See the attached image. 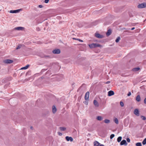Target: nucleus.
I'll return each mask as SVG.
<instances>
[{
  "label": "nucleus",
  "instance_id": "obj_3",
  "mask_svg": "<svg viewBox=\"0 0 146 146\" xmlns=\"http://www.w3.org/2000/svg\"><path fill=\"white\" fill-rule=\"evenodd\" d=\"M52 52L54 54H59L60 53V51L59 49H55L53 50Z\"/></svg>",
  "mask_w": 146,
  "mask_h": 146
},
{
  "label": "nucleus",
  "instance_id": "obj_11",
  "mask_svg": "<svg viewBox=\"0 0 146 146\" xmlns=\"http://www.w3.org/2000/svg\"><path fill=\"white\" fill-rule=\"evenodd\" d=\"M114 94V92L113 91L110 90L108 92V95L109 96H111L113 95Z\"/></svg>",
  "mask_w": 146,
  "mask_h": 146
},
{
  "label": "nucleus",
  "instance_id": "obj_5",
  "mask_svg": "<svg viewBox=\"0 0 146 146\" xmlns=\"http://www.w3.org/2000/svg\"><path fill=\"white\" fill-rule=\"evenodd\" d=\"M13 62V60L10 59H6L3 60V62L5 63L11 64Z\"/></svg>",
  "mask_w": 146,
  "mask_h": 146
},
{
  "label": "nucleus",
  "instance_id": "obj_44",
  "mask_svg": "<svg viewBox=\"0 0 146 146\" xmlns=\"http://www.w3.org/2000/svg\"><path fill=\"white\" fill-rule=\"evenodd\" d=\"M99 146H104V145L102 144H101V145L100 144V145Z\"/></svg>",
  "mask_w": 146,
  "mask_h": 146
},
{
  "label": "nucleus",
  "instance_id": "obj_18",
  "mask_svg": "<svg viewBox=\"0 0 146 146\" xmlns=\"http://www.w3.org/2000/svg\"><path fill=\"white\" fill-rule=\"evenodd\" d=\"M140 69V68L139 67L135 68H133L132 69V70L134 72H137L139 71Z\"/></svg>",
  "mask_w": 146,
  "mask_h": 146
},
{
  "label": "nucleus",
  "instance_id": "obj_4",
  "mask_svg": "<svg viewBox=\"0 0 146 146\" xmlns=\"http://www.w3.org/2000/svg\"><path fill=\"white\" fill-rule=\"evenodd\" d=\"M95 36L99 38H103L104 36L103 35H101L97 33H96L95 34Z\"/></svg>",
  "mask_w": 146,
  "mask_h": 146
},
{
  "label": "nucleus",
  "instance_id": "obj_16",
  "mask_svg": "<svg viewBox=\"0 0 146 146\" xmlns=\"http://www.w3.org/2000/svg\"><path fill=\"white\" fill-rule=\"evenodd\" d=\"M100 144L97 141H95L94 142V146H99Z\"/></svg>",
  "mask_w": 146,
  "mask_h": 146
},
{
  "label": "nucleus",
  "instance_id": "obj_30",
  "mask_svg": "<svg viewBox=\"0 0 146 146\" xmlns=\"http://www.w3.org/2000/svg\"><path fill=\"white\" fill-rule=\"evenodd\" d=\"M120 105L121 107H123L124 106V104L122 102H120Z\"/></svg>",
  "mask_w": 146,
  "mask_h": 146
},
{
  "label": "nucleus",
  "instance_id": "obj_37",
  "mask_svg": "<svg viewBox=\"0 0 146 146\" xmlns=\"http://www.w3.org/2000/svg\"><path fill=\"white\" fill-rule=\"evenodd\" d=\"M77 40H78L79 41L81 42H83V41L82 40L80 39H77Z\"/></svg>",
  "mask_w": 146,
  "mask_h": 146
},
{
  "label": "nucleus",
  "instance_id": "obj_12",
  "mask_svg": "<svg viewBox=\"0 0 146 146\" xmlns=\"http://www.w3.org/2000/svg\"><path fill=\"white\" fill-rule=\"evenodd\" d=\"M94 104L96 107H98L99 106V104L98 102L96 100H94L93 102Z\"/></svg>",
  "mask_w": 146,
  "mask_h": 146
},
{
  "label": "nucleus",
  "instance_id": "obj_2",
  "mask_svg": "<svg viewBox=\"0 0 146 146\" xmlns=\"http://www.w3.org/2000/svg\"><path fill=\"white\" fill-rule=\"evenodd\" d=\"M137 7L139 8H142L146 7V3H143L139 5Z\"/></svg>",
  "mask_w": 146,
  "mask_h": 146
},
{
  "label": "nucleus",
  "instance_id": "obj_10",
  "mask_svg": "<svg viewBox=\"0 0 146 146\" xmlns=\"http://www.w3.org/2000/svg\"><path fill=\"white\" fill-rule=\"evenodd\" d=\"M65 138L66 140L68 141H73V139L71 137L66 136L65 137Z\"/></svg>",
  "mask_w": 146,
  "mask_h": 146
},
{
  "label": "nucleus",
  "instance_id": "obj_23",
  "mask_svg": "<svg viewBox=\"0 0 146 146\" xmlns=\"http://www.w3.org/2000/svg\"><path fill=\"white\" fill-rule=\"evenodd\" d=\"M122 139V137L121 136L119 137L117 139V141L118 142H119Z\"/></svg>",
  "mask_w": 146,
  "mask_h": 146
},
{
  "label": "nucleus",
  "instance_id": "obj_26",
  "mask_svg": "<svg viewBox=\"0 0 146 146\" xmlns=\"http://www.w3.org/2000/svg\"><path fill=\"white\" fill-rule=\"evenodd\" d=\"M141 119L144 120H145L146 119V117L143 116L141 115Z\"/></svg>",
  "mask_w": 146,
  "mask_h": 146
},
{
  "label": "nucleus",
  "instance_id": "obj_13",
  "mask_svg": "<svg viewBox=\"0 0 146 146\" xmlns=\"http://www.w3.org/2000/svg\"><path fill=\"white\" fill-rule=\"evenodd\" d=\"M57 111L56 108L54 106H53L52 107V111L54 113H55Z\"/></svg>",
  "mask_w": 146,
  "mask_h": 146
},
{
  "label": "nucleus",
  "instance_id": "obj_24",
  "mask_svg": "<svg viewBox=\"0 0 146 146\" xmlns=\"http://www.w3.org/2000/svg\"><path fill=\"white\" fill-rule=\"evenodd\" d=\"M120 39V37H118L117 38H116V39L115 40V42H118L119 40Z\"/></svg>",
  "mask_w": 146,
  "mask_h": 146
},
{
  "label": "nucleus",
  "instance_id": "obj_43",
  "mask_svg": "<svg viewBox=\"0 0 146 146\" xmlns=\"http://www.w3.org/2000/svg\"><path fill=\"white\" fill-rule=\"evenodd\" d=\"M135 29V27H133L131 29V30H133L134 29Z\"/></svg>",
  "mask_w": 146,
  "mask_h": 146
},
{
  "label": "nucleus",
  "instance_id": "obj_17",
  "mask_svg": "<svg viewBox=\"0 0 146 146\" xmlns=\"http://www.w3.org/2000/svg\"><path fill=\"white\" fill-rule=\"evenodd\" d=\"M136 100L137 102H139L141 100V98L139 95H137L136 98Z\"/></svg>",
  "mask_w": 146,
  "mask_h": 146
},
{
  "label": "nucleus",
  "instance_id": "obj_28",
  "mask_svg": "<svg viewBox=\"0 0 146 146\" xmlns=\"http://www.w3.org/2000/svg\"><path fill=\"white\" fill-rule=\"evenodd\" d=\"M136 146H142L141 144V143H136Z\"/></svg>",
  "mask_w": 146,
  "mask_h": 146
},
{
  "label": "nucleus",
  "instance_id": "obj_39",
  "mask_svg": "<svg viewBox=\"0 0 146 146\" xmlns=\"http://www.w3.org/2000/svg\"><path fill=\"white\" fill-rule=\"evenodd\" d=\"M110 81H107L106 83H105V84H108L110 83Z\"/></svg>",
  "mask_w": 146,
  "mask_h": 146
},
{
  "label": "nucleus",
  "instance_id": "obj_9",
  "mask_svg": "<svg viewBox=\"0 0 146 146\" xmlns=\"http://www.w3.org/2000/svg\"><path fill=\"white\" fill-rule=\"evenodd\" d=\"M134 114L137 116H139V111L138 109H135L134 111Z\"/></svg>",
  "mask_w": 146,
  "mask_h": 146
},
{
  "label": "nucleus",
  "instance_id": "obj_6",
  "mask_svg": "<svg viewBox=\"0 0 146 146\" xmlns=\"http://www.w3.org/2000/svg\"><path fill=\"white\" fill-rule=\"evenodd\" d=\"M22 10L21 9H20L15 10H11L9 12L11 13H19Z\"/></svg>",
  "mask_w": 146,
  "mask_h": 146
},
{
  "label": "nucleus",
  "instance_id": "obj_7",
  "mask_svg": "<svg viewBox=\"0 0 146 146\" xmlns=\"http://www.w3.org/2000/svg\"><path fill=\"white\" fill-rule=\"evenodd\" d=\"M89 96V92H87L85 95V100H88Z\"/></svg>",
  "mask_w": 146,
  "mask_h": 146
},
{
  "label": "nucleus",
  "instance_id": "obj_19",
  "mask_svg": "<svg viewBox=\"0 0 146 146\" xmlns=\"http://www.w3.org/2000/svg\"><path fill=\"white\" fill-rule=\"evenodd\" d=\"M29 66V65L28 64L27 65L25 66L22 67L21 68V69H24L25 70L28 68Z\"/></svg>",
  "mask_w": 146,
  "mask_h": 146
},
{
  "label": "nucleus",
  "instance_id": "obj_40",
  "mask_svg": "<svg viewBox=\"0 0 146 146\" xmlns=\"http://www.w3.org/2000/svg\"><path fill=\"white\" fill-rule=\"evenodd\" d=\"M45 57L46 58H50V56H45Z\"/></svg>",
  "mask_w": 146,
  "mask_h": 146
},
{
  "label": "nucleus",
  "instance_id": "obj_14",
  "mask_svg": "<svg viewBox=\"0 0 146 146\" xmlns=\"http://www.w3.org/2000/svg\"><path fill=\"white\" fill-rule=\"evenodd\" d=\"M24 28L22 27H17L15 28V29L17 30H23Z\"/></svg>",
  "mask_w": 146,
  "mask_h": 146
},
{
  "label": "nucleus",
  "instance_id": "obj_29",
  "mask_svg": "<svg viewBox=\"0 0 146 146\" xmlns=\"http://www.w3.org/2000/svg\"><path fill=\"white\" fill-rule=\"evenodd\" d=\"M115 136V135L114 134H112L110 136V139H112L113 137H114Z\"/></svg>",
  "mask_w": 146,
  "mask_h": 146
},
{
  "label": "nucleus",
  "instance_id": "obj_15",
  "mask_svg": "<svg viewBox=\"0 0 146 146\" xmlns=\"http://www.w3.org/2000/svg\"><path fill=\"white\" fill-rule=\"evenodd\" d=\"M111 30L110 29H108L106 33L107 36H109L110 35H111Z\"/></svg>",
  "mask_w": 146,
  "mask_h": 146
},
{
  "label": "nucleus",
  "instance_id": "obj_41",
  "mask_svg": "<svg viewBox=\"0 0 146 146\" xmlns=\"http://www.w3.org/2000/svg\"><path fill=\"white\" fill-rule=\"evenodd\" d=\"M36 30H37V31H39L40 30V29L39 28H36Z\"/></svg>",
  "mask_w": 146,
  "mask_h": 146
},
{
  "label": "nucleus",
  "instance_id": "obj_42",
  "mask_svg": "<svg viewBox=\"0 0 146 146\" xmlns=\"http://www.w3.org/2000/svg\"><path fill=\"white\" fill-rule=\"evenodd\" d=\"M30 128H31V129H32V130H33V127H32V126H31V127Z\"/></svg>",
  "mask_w": 146,
  "mask_h": 146
},
{
  "label": "nucleus",
  "instance_id": "obj_34",
  "mask_svg": "<svg viewBox=\"0 0 146 146\" xmlns=\"http://www.w3.org/2000/svg\"><path fill=\"white\" fill-rule=\"evenodd\" d=\"M131 92H129L128 93V94L127 95L128 96H130L131 95Z\"/></svg>",
  "mask_w": 146,
  "mask_h": 146
},
{
  "label": "nucleus",
  "instance_id": "obj_38",
  "mask_svg": "<svg viewBox=\"0 0 146 146\" xmlns=\"http://www.w3.org/2000/svg\"><path fill=\"white\" fill-rule=\"evenodd\" d=\"M144 103L146 104V98H145L144 100Z\"/></svg>",
  "mask_w": 146,
  "mask_h": 146
},
{
  "label": "nucleus",
  "instance_id": "obj_35",
  "mask_svg": "<svg viewBox=\"0 0 146 146\" xmlns=\"http://www.w3.org/2000/svg\"><path fill=\"white\" fill-rule=\"evenodd\" d=\"M49 0H45V3H47L49 1Z\"/></svg>",
  "mask_w": 146,
  "mask_h": 146
},
{
  "label": "nucleus",
  "instance_id": "obj_27",
  "mask_svg": "<svg viewBox=\"0 0 146 146\" xmlns=\"http://www.w3.org/2000/svg\"><path fill=\"white\" fill-rule=\"evenodd\" d=\"M142 144L143 145L146 144V138L142 142Z\"/></svg>",
  "mask_w": 146,
  "mask_h": 146
},
{
  "label": "nucleus",
  "instance_id": "obj_31",
  "mask_svg": "<svg viewBox=\"0 0 146 146\" xmlns=\"http://www.w3.org/2000/svg\"><path fill=\"white\" fill-rule=\"evenodd\" d=\"M21 45H18L17 47L16 48V49H19L20 48H21Z\"/></svg>",
  "mask_w": 146,
  "mask_h": 146
},
{
  "label": "nucleus",
  "instance_id": "obj_32",
  "mask_svg": "<svg viewBox=\"0 0 146 146\" xmlns=\"http://www.w3.org/2000/svg\"><path fill=\"white\" fill-rule=\"evenodd\" d=\"M127 141L128 142H129L130 141V139L129 138H127Z\"/></svg>",
  "mask_w": 146,
  "mask_h": 146
},
{
  "label": "nucleus",
  "instance_id": "obj_33",
  "mask_svg": "<svg viewBox=\"0 0 146 146\" xmlns=\"http://www.w3.org/2000/svg\"><path fill=\"white\" fill-rule=\"evenodd\" d=\"M58 134L60 136H61L62 135V133L60 132H58Z\"/></svg>",
  "mask_w": 146,
  "mask_h": 146
},
{
  "label": "nucleus",
  "instance_id": "obj_1",
  "mask_svg": "<svg viewBox=\"0 0 146 146\" xmlns=\"http://www.w3.org/2000/svg\"><path fill=\"white\" fill-rule=\"evenodd\" d=\"M90 47L91 48H96L97 47H101L102 45L98 43H92L89 45Z\"/></svg>",
  "mask_w": 146,
  "mask_h": 146
},
{
  "label": "nucleus",
  "instance_id": "obj_25",
  "mask_svg": "<svg viewBox=\"0 0 146 146\" xmlns=\"http://www.w3.org/2000/svg\"><path fill=\"white\" fill-rule=\"evenodd\" d=\"M114 121L116 124H118V121L117 118H115L114 119Z\"/></svg>",
  "mask_w": 146,
  "mask_h": 146
},
{
  "label": "nucleus",
  "instance_id": "obj_21",
  "mask_svg": "<svg viewBox=\"0 0 146 146\" xmlns=\"http://www.w3.org/2000/svg\"><path fill=\"white\" fill-rule=\"evenodd\" d=\"M104 122L106 123H108L110 122V120L107 119H105L104 121Z\"/></svg>",
  "mask_w": 146,
  "mask_h": 146
},
{
  "label": "nucleus",
  "instance_id": "obj_8",
  "mask_svg": "<svg viewBox=\"0 0 146 146\" xmlns=\"http://www.w3.org/2000/svg\"><path fill=\"white\" fill-rule=\"evenodd\" d=\"M120 145H127V143L125 140H123L120 142Z\"/></svg>",
  "mask_w": 146,
  "mask_h": 146
},
{
  "label": "nucleus",
  "instance_id": "obj_22",
  "mask_svg": "<svg viewBox=\"0 0 146 146\" xmlns=\"http://www.w3.org/2000/svg\"><path fill=\"white\" fill-rule=\"evenodd\" d=\"M59 128L62 131H64L66 129V128L62 127H60Z\"/></svg>",
  "mask_w": 146,
  "mask_h": 146
},
{
  "label": "nucleus",
  "instance_id": "obj_36",
  "mask_svg": "<svg viewBox=\"0 0 146 146\" xmlns=\"http://www.w3.org/2000/svg\"><path fill=\"white\" fill-rule=\"evenodd\" d=\"M38 7L40 8H42L43 7V6L42 5H39L38 6Z\"/></svg>",
  "mask_w": 146,
  "mask_h": 146
},
{
  "label": "nucleus",
  "instance_id": "obj_45",
  "mask_svg": "<svg viewBox=\"0 0 146 146\" xmlns=\"http://www.w3.org/2000/svg\"><path fill=\"white\" fill-rule=\"evenodd\" d=\"M85 103L86 104H88V103L87 102L85 101Z\"/></svg>",
  "mask_w": 146,
  "mask_h": 146
},
{
  "label": "nucleus",
  "instance_id": "obj_20",
  "mask_svg": "<svg viewBox=\"0 0 146 146\" xmlns=\"http://www.w3.org/2000/svg\"><path fill=\"white\" fill-rule=\"evenodd\" d=\"M97 119L99 121H101L103 119V117L100 116H98L97 117Z\"/></svg>",
  "mask_w": 146,
  "mask_h": 146
},
{
  "label": "nucleus",
  "instance_id": "obj_46",
  "mask_svg": "<svg viewBox=\"0 0 146 146\" xmlns=\"http://www.w3.org/2000/svg\"><path fill=\"white\" fill-rule=\"evenodd\" d=\"M73 39H74V40H77V39L75 38H73Z\"/></svg>",
  "mask_w": 146,
  "mask_h": 146
}]
</instances>
